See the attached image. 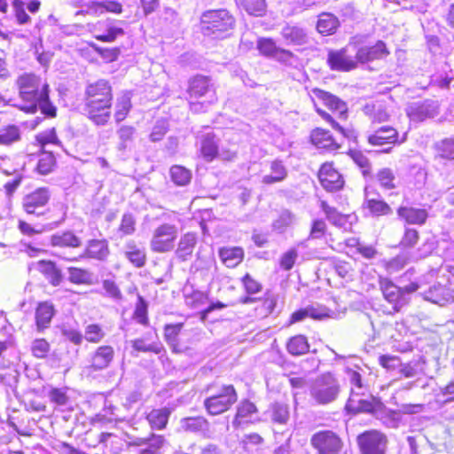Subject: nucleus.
Wrapping results in <instances>:
<instances>
[{
	"label": "nucleus",
	"mask_w": 454,
	"mask_h": 454,
	"mask_svg": "<svg viewBox=\"0 0 454 454\" xmlns=\"http://www.w3.org/2000/svg\"><path fill=\"white\" fill-rule=\"evenodd\" d=\"M380 288L386 301L390 308L383 305L384 312L387 314H394L397 311V286L392 283L387 278L380 280Z\"/></svg>",
	"instance_id": "25"
},
{
	"label": "nucleus",
	"mask_w": 454,
	"mask_h": 454,
	"mask_svg": "<svg viewBox=\"0 0 454 454\" xmlns=\"http://www.w3.org/2000/svg\"><path fill=\"white\" fill-rule=\"evenodd\" d=\"M265 415L273 424L279 426L286 425L290 419L289 406L284 403H273L270 405Z\"/></svg>",
	"instance_id": "24"
},
{
	"label": "nucleus",
	"mask_w": 454,
	"mask_h": 454,
	"mask_svg": "<svg viewBox=\"0 0 454 454\" xmlns=\"http://www.w3.org/2000/svg\"><path fill=\"white\" fill-rule=\"evenodd\" d=\"M190 109L194 113L205 112L216 101L215 92L207 77L197 75L189 82Z\"/></svg>",
	"instance_id": "5"
},
{
	"label": "nucleus",
	"mask_w": 454,
	"mask_h": 454,
	"mask_svg": "<svg viewBox=\"0 0 454 454\" xmlns=\"http://www.w3.org/2000/svg\"><path fill=\"white\" fill-rule=\"evenodd\" d=\"M68 280L76 285H91L93 284L94 275L91 271L86 269L69 267Z\"/></svg>",
	"instance_id": "40"
},
{
	"label": "nucleus",
	"mask_w": 454,
	"mask_h": 454,
	"mask_svg": "<svg viewBox=\"0 0 454 454\" xmlns=\"http://www.w3.org/2000/svg\"><path fill=\"white\" fill-rule=\"evenodd\" d=\"M178 230L175 224L162 223L153 232L150 248L155 253H167L173 250Z\"/></svg>",
	"instance_id": "10"
},
{
	"label": "nucleus",
	"mask_w": 454,
	"mask_h": 454,
	"mask_svg": "<svg viewBox=\"0 0 454 454\" xmlns=\"http://www.w3.org/2000/svg\"><path fill=\"white\" fill-rule=\"evenodd\" d=\"M131 108V95L129 91L124 92L117 98L115 105V120L117 122L123 121Z\"/></svg>",
	"instance_id": "46"
},
{
	"label": "nucleus",
	"mask_w": 454,
	"mask_h": 454,
	"mask_svg": "<svg viewBox=\"0 0 454 454\" xmlns=\"http://www.w3.org/2000/svg\"><path fill=\"white\" fill-rule=\"evenodd\" d=\"M197 242V235L193 232H187L181 236L175 251L176 258L182 262L190 260Z\"/></svg>",
	"instance_id": "21"
},
{
	"label": "nucleus",
	"mask_w": 454,
	"mask_h": 454,
	"mask_svg": "<svg viewBox=\"0 0 454 454\" xmlns=\"http://www.w3.org/2000/svg\"><path fill=\"white\" fill-rule=\"evenodd\" d=\"M451 88H454V77L450 76L445 72L432 74L427 86L423 87V89L440 90L442 92L448 91Z\"/></svg>",
	"instance_id": "29"
},
{
	"label": "nucleus",
	"mask_w": 454,
	"mask_h": 454,
	"mask_svg": "<svg viewBox=\"0 0 454 454\" xmlns=\"http://www.w3.org/2000/svg\"><path fill=\"white\" fill-rule=\"evenodd\" d=\"M147 308L148 304L146 301L141 295H138L134 311V318L143 325H146L148 324Z\"/></svg>",
	"instance_id": "59"
},
{
	"label": "nucleus",
	"mask_w": 454,
	"mask_h": 454,
	"mask_svg": "<svg viewBox=\"0 0 454 454\" xmlns=\"http://www.w3.org/2000/svg\"><path fill=\"white\" fill-rule=\"evenodd\" d=\"M125 258L136 268H142L146 262L145 249L134 240H129L123 247Z\"/></svg>",
	"instance_id": "20"
},
{
	"label": "nucleus",
	"mask_w": 454,
	"mask_h": 454,
	"mask_svg": "<svg viewBox=\"0 0 454 454\" xmlns=\"http://www.w3.org/2000/svg\"><path fill=\"white\" fill-rule=\"evenodd\" d=\"M257 411L256 406L248 400L242 401L237 407V413L232 421L235 427H239L243 419L249 418Z\"/></svg>",
	"instance_id": "47"
},
{
	"label": "nucleus",
	"mask_w": 454,
	"mask_h": 454,
	"mask_svg": "<svg viewBox=\"0 0 454 454\" xmlns=\"http://www.w3.org/2000/svg\"><path fill=\"white\" fill-rule=\"evenodd\" d=\"M171 181L177 186H184L191 182L192 173L186 168L174 165L169 169Z\"/></svg>",
	"instance_id": "45"
},
{
	"label": "nucleus",
	"mask_w": 454,
	"mask_h": 454,
	"mask_svg": "<svg viewBox=\"0 0 454 454\" xmlns=\"http://www.w3.org/2000/svg\"><path fill=\"white\" fill-rule=\"evenodd\" d=\"M308 313L310 318L315 320H323L331 317L332 311L324 305L311 304L307 306Z\"/></svg>",
	"instance_id": "60"
},
{
	"label": "nucleus",
	"mask_w": 454,
	"mask_h": 454,
	"mask_svg": "<svg viewBox=\"0 0 454 454\" xmlns=\"http://www.w3.org/2000/svg\"><path fill=\"white\" fill-rule=\"evenodd\" d=\"M164 443L165 438L162 435L152 434L146 438L145 446L139 450V454H160Z\"/></svg>",
	"instance_id": "50"
},
{
	"label": "nucleus",
	"mask_w": 454,
	"mask_h": 454,
	"mask_svg": "<svg viewBox=\"0 0 454 454\" xmlns=\"http://www.w3.org/2000/svg\"><path fill=\"white\" fill-rule=\"evenodd\" d=\"M399 217L411 224H423L428 217V214L424 208L413 207H399Z\"/></svg>",
	"instance_id": "31"
},
{
	"label": "nucleus",
	"mask_w": 454,
	"mask_h": 454,
	"mask_svg": "<svg viewBox=\"0 0 454 454\" xmlns=\"http://www.w3.org/2000/svg\"><path fill=\"white\" fill-rule=\"evenodd\" d=\"M239 3L249 15L262 17L266 12L265 0H239Z\"/></svg>",
	"instance_id": "49"
},
{
	"label": "nucleus",
	"mask_w": 454,
	"mask_h": 454,
	"mask_svg": "<svg viewBox=\"0 0 454 454\" xmlns=\"http://www.w3.org/2000/svg\"><path fill=\"white\" fill-rule=\"evenodd\" d=\"M286 349L292 356H301L309 349V344L306 336L299 334L290 338L286 343Z\"/></svg>",
	"instance_id": "39"
},
{
	"label": "nucleus",
	"mask_w": 454,
	"mask_h": 454,
	"mask_svg": "<svg viewBox=\"0 0 454 454\" xmlns=\"http://www.w3.org/2000/svg\"><path fill=\"white\" fill-rule=\"evenodd\" d=\"M136 218L131 213H125L118 228L121 237L132 235L136 231Z\"/></svg>",
	"instance_id": "55"
},
{
	"label": "nucleus",
	"mask_w": 454,
	"mask_h": 454,
	"mask_svg": "<svg viewBox=\"0 0 454 454\" xmlns=\"http://www.w3.org/2000/svg\"><path fill=\"white\" fill-rule=\"evenodd\" d=\"M311 446L317 454H346L342 439L332 430H321L310 438Z\"/></svg>",
	"instance_id": "9"
},
{
	"label": "nucleus",
	"mask_w": 454,
	"mask_h": 454,
	"mask_svg": "<svg viewBox=\"0 0 454 454\" xmlns=\"http://www.w3.org/2000/svg\"><path fill=\"white\" fill-rule=\"evenodd\" d=\"M131 346L134 350L139 352H153L154 354H160L164 349L160 342L146 343L144 339H136L131 340Z\"/></svg>",
	"instance_id": "52"
},
{
	"label": "nucleus",
	"mask_w": 454,
	"mask_h": 454,
	"mask_svg": "<svg viewBox=\"0 0 454 454\" xmlns=\"http://www.w3.org/2000/svg\"><path fill=\"white\" fill-rule=\"evenodd\" d=\"M311 142L318 148L328 150H337L340 145L335 141L328 130L323 129H316L310 135Z\"/></svg>",
	"instance_id": "28"
},
{
	"label": "nucleus",
	"mask_w": 454,
	"mask_h": 454,
	"mask_svg": "<svg viewBox=\"0 0 454 454\" xmlns=\"http://www.w3.org/2000/svg\"><path fill=\"white\" fill-rule=\"evenodd\" d=\"M395 393V388L392 384H389L381 388V393L378 399L365 395L360 401L353 400L352 402H356V408H357V413H372L387 427L395 428L397 427L396 412L395 410L387 407V404L396 403Z\"/></svg>",
	"instance_id": "3"
},
{
	"label": "nucleus",
	"mask_w": 454,
	"mask_h": 454,
	"mask_svg": "<svg viewBox=\"0 0 454 454\" xmlns=\"http://www.w3.org/2000/svg\"><path fill=\"white\" fill-rule=\"evenodd\" d=\"M36 270L42 273L53 286H59L64 279L61 270L57 266L56 262L52 261L40 260L36 263Z\"/></svg>",
	"instance_id": "19"
},
{
	"label": "nucleus",
	"mask_w": 454,
	"mask_h": 454,
	"mask_svg": "<svg viewBox=\"0 0 454 454\" xmlns=\"http://www.w3.org/2000/svg\"><path fill=\"white\" fill-rule=\"evenodd\" d=\"M51 194L47 188H39L24 196L22 207L28 215L41 216L45 214L44 207L49 202Z\"/></svg>",
	"instance_id": "13"
},
{
	"label": "nucleus",
	"mask_w": 454,
	"mask_h": 454,
	"mask_svg": "<svg viewBox=\"0 0 454 454\" xmlns=\"http://www.w3.org/2000/svg\"><path fill=\"white\" fill-rule=\"evenodd\" d=\"M327 64L332 70L347 72L357 67V61L347 54V50L342 48L338 51H329Z\"/></svg>",
	"instance_id": "17"
},
{
	"label": "nucleus",
	"mask_w": 454,
	"mask_h": 454,
	"mask_svg": "<svg viewBox=\"0 0 454 454\" xmlns=\"http://www.w3.org/2000/svg\"><path fill=\"white\" fill-rule=\"evenodd\" d=\"M136 134V129L132 126L122 125L117 130V137L119 139L117 149L124 152L131 147Z\"/></svg>",
	"instance_id": "42"
},
{
	"label": "nucleus",
	"mask_w": 454,
	"mask_h": 454,
	"mask_svg": "<svg viewBox=\"0 0 454 454\" xmlns=\"http://www.w3.org/2000/svg\"><path fill=\"white\" fill-rule=\"evenodd\" d=\"M321 208L328 221L333 225L342 227L346 224L347 217L340 214L335 207H330L325 201H322Z\"/></svg>",
	"instance_id": "51"
},
{
	"label": "nucleus",
	"mask_w": 454,
	"mask_h": 454,
	"mask_svg": "<svg viewBox=\"0 0 454 454\" xmlns=\"http://www.w3.org/2000/svg\"><path fill=\"white\" fill-rule=\"evenodd\" d=\"M295 216L288 210L280 213L278 219L272 223V229L279 233H283L294 222Z\"/></svg>",
	"instance_id": "53"
},
{
	"label": "nucleus",
	"mask_w": 454,
	"mask_h": 454,
	"mask_svg": "<svg viewBox=\"0 0 454 454\" xmlns=\"http://www.w3.org/2000/svg\"><path fill=\"white\" fill-rule=\"evenodd\" d=\"M184 327L183 323L169 324L164 327V339L166 342L172 348L173 351H176L178 346V336Z\"/></svg>",
	"instance_id": "48"
},
{
	"label": "nucleus",
	"mask_w": 454,
	"mask_h": 454,
	"mask_svg": "<svg viewBox=\"0 0 454 454\" xmlns=\"http://www.w3.org/2000/svg\"><path fill=\"white\" fill-rule=\"evenodd\" d=\"M423 296L425 300L441 306L453 300L450 290L441 284L430 286L423 293Z\"/></svg>",
	"instance_id": "23"
},
{
	"label": "nucleus",
	"mask_w": 454,
	"mask_h": 454,
	"mask_svg": "<svg viewBox=\"0 0 454 454\" xmlns=\"http://www.w3.org/2000/svg\"><path fill=\"white\" fill-rule=\"evenodd\" d=\"M256 48L260 54L270 59H273L278 47L271 38L261 37L257 40Z\"/></svg>",
	"instance_id": "54"
},
{
	"label": "nucleus",
	"mask_w": 454,
	"mask_h": 454,
	"mask_svg": "<svg viewBox=\"0 0 454 454\" xmlns=\"http://www.w3.org/2000/svg\"><path fill=\"white\" fill-rule=\"evenodd\" d=\"M361 454H386L387 440L377 430H367L356 438Z\"/></svg>",
	"instance_id": "11"
},
{
	"label": "nucleus",
	"mask_w": 454,
	"mask_h": 454,
	"mask_svg": "<svg viewBox=\"0 0 454 454\" xmlns=\"http://www.w3.org/2000/svg\"><path fill=\"white\" fill-rule=\"evenodd\" d=\"M89 9L95 13L102 14L105 12L120 14L122 12V5L121 3L114 0H105L101 2H90Z\"/></svg>",
	"instance_id": "41"
},
{
	"label": "nucleus",
	"mask_w": 454,
	"mask_h": 454,
	"mask_svg": "<svg viewBox=\"0 0 454 454\" xmlns=\"http://www.w3.org/2000/svg\"><path fill=\"white\" fill-rule=\"evenodd\" d=\"M311 93V98L317 113L322 117V119L329 122L334 129L340 131L344 136H347L344 129L335 121L333 117L319 107V105H323L332 111L338 118L345 120L348 118L347 103L337 96L318 88L312 89Z\"/></svg>",
	"instance_id": "4"
},
{
	"label": "nucleus",
	"mask_w": 454,
	"mask_h": 454,
	"mask_svg": "<svg viewBox=\"0 0 454 454\" xmlns=\"http://www.w3.org/2000/svg\"><path fill=\"white\" fill-rule=\"evenodd\" d=\"M52 247L78 248L82 246V239L72 231H59L51 237Z\"/></svg>",
	"instance_id": "26"
},
{
	"label": "nucleus",
	"mask_w": 454,
	"mask_h": 454,
	"mask_svg": "<svg viewBox=\"0 0 454 454\" xmlns=\"http://www.w3.org/2000/svg\"><path fill=\"white\" fill-rule=\"evenodd\" d=\"M270 175H265L262 177V183L265 184H271L278 183L286 179L287 176V169L281 160H275L270 164Z\"/></svg>",
	"instance_id": "38"
},
{
	"label": "nucleus",
	"mask_w": 454,
	"mask_h": 454,
	"mask_svg": "<svg viewBox=\"0 0 454 454\" xmlns=\"http://www.w3.org/2000/svg\"><path fill=\"white\" fill-rule=\"evenodd\" d=\"M169 416L170 410L168 408L153 409L147 414L146 419L152 429L161 430L166 427Z\"/></svg>",
	"instance_id": "34"
},
{
	"label": "nucleus",
	"mask_w": 454,
	"mask_h": 454,
	"mask_svg": "<svg viewBox=\"0 0 454 454\" xmlns=\"http://www.w3.org/2000/svg\"><path fill=\"white\" fill-rule=\"evenodd\" d=\"M339 27L338 19L331 13H322L319 15L317 29L320 34L331 35L335 32Z\"/></svg>",
	"instance_id": "43"
},
{
	"label": "nucleus",
	"mask_w": 454,
	"mask_h": 454,
	"mask_svg": "<svg viewBox=\"0 0 454 454\" xmlns=\"http://www.w3.org/2000/svg\"><path fill=\"white\" fill-rule=\"evenodd\" d=\"M114 357V349L112 346L103 345L98 347L90 354L89 364L84 367L83 372L88 375L107 369Z\"/></svg>",
	"instance_id": "12"
},
{
	"label": "nucleus",
	"mask_w": 454,
	"mask_h": 454,
	"mask_svg": "<svg viewBox=\"0 0 454 454\" xmlns=\"http://www.w3.org/2000/svg\"><path fill=\"white\" fill-rule=\"evenodd\" d=\"M350 157L360 168L364 176H371L372 167L369 159L360 151H351Z\"/></svg>",
	"instance_id": "57"
},
{
	"label": "nucleus",
	"mask_w": 454,
	"mask_h": 454,
	"mask_svg": "<svg viewBox=\"0 0 454 454\" xmlns=\"http://www.w3.org/2000/svg\"><path fill=\"white\" fill-rule=\"evenodd\" d=\"M54 315V307L50 302H41L35 310V322L38 331H43L49 327L51 318Z\"/></svg>",
	"instance_id": "32"
},
{
	"label": "nucleus",
	"mask_w": 454,
	"mask_h": 454,
	"mask_svg": "<svg viewBox=\"0 0 454 454\" xmlns=\"http://www.w3.org/2000/svg\"><path fill=\"white\" fill-rule=\"evenodd\" d=\"M48 397L51 402L59 405L64 406L67 403L69 398L66 390L62 388L51 387L48 393Z\"/></svg>",
	"instance_id": "64"
},
{
	"label": "nucleus",
	"mask_w": 454,
	"mask_h": 454,
	"mask_svg": "<svg viewBox=\"0 0 454 454\" xmlns=\"http://www.w3.org/2000/svg\"><path fill=\"white\" fill-rule=\"evenodd\" d=\"M181 427L184 431L198 433L207 430L209 423L203 417H190L181 420Z\"/></svg>",
	"instance_id": "44"
},
{
	"label": "nucleus",
	"mask_w": 454,
	"mask_h": 454,
	"mask_svg": "<svg viewBox=\"0 0 454 454\" xmlns=\"http://www.w3.org/2000/svg\"><path fill=\"white\" fill-rule=\"evenodd\" d=\"M112 87L106 80L90 83L85 90L84 112L97 125H105L111 116Z\"/></svg>",
	"instance_id": "2"
},
{
	"label": "nucleus",
	"mask_w": 454,
	"mask_h": 454,
	"mask_svg": "<svg viewBox=\"0 0 454 454\" xmlns=\"http://www.w3.org/2000/svg\"><path fill=\"white\" fill-rule=\"evenodd\" d=\"M55 165V158L51 153H43L37 163V170L42 175H47Z\"/></svg>",
	"instance_id": "63"
},
{
	"label": "nucleus",
	"mask_w": 454,
	"mask_h": 454,
	"mask_svg": "<svg viewBox=\"0 0 454 454\" xmlns=\"http://www.w3.org/2000/svg\"><path fill=\"white\" fill-rule=\"evenodd\" d=\"M234 18L224 9L210 10L201 16V31L204 35L223 37L234 27Z\"/></svg>",
	"instance_id": "6"
},
{
	"label": "nucleus",
	"mask_w": 454,
	"mask_h": 454,
	"mask_svg": "<svg viewBox=\"0 0 454 454\" xmlns=\"http://www.w3.org/2000/svg\"><path fill=\"white\" fill-rule=\"evenodd\" d=\"M318 178L322 186L329 191L335 192L342 188L344 180L341 175L333 167L332 163H324L318 172Z\"/></svg>",
	"instance_id": "15"
},
{
	"label": "nucleus",
	"mask_w": 454,
	"mask_h": 454,
	"mask_svg": "<svg viewBox=\"0 0 454 454\" xmlns=\"http://www.w3.org/2000/svg\"><path fill=\"white\" fill-rule=\"evenodd\" d=\"M219 257L225 266L234 268L238 266L244 258V251L241 247H223L219 250Z\"/></svg>",
	"instance_id": "33"
},
{
	"label": "nucleus",
	"mask_w": 454,
	"mask_h": 454,
	"mask_svg": "<svg viewBox=\"0 0 454 454\" xmlns=\"http://www.w3.org/2000/svg\"><path fill=\"white\" fill-rule=\"evenodd\" d=\"M21 140V129L15 124H9L0 128V145L11 146Z\"/></svg>",
	"instance_id": "35"
},
{
	"label": "nucleus",
	"mask_w": 454,
	"mask_h": 454,
	"mask_svg": "<svg viewBox=\"0 0 454 454\" xmlns=\"http://www.w3.org/2000/svg\"><path fill=\"white\" fill-rule=\"evenodd\" d=\"M281 35L288 44L304 45L308 43V35L304 29L296 26H285L281 30Z\"/></svg>",
	"instance_id": "30"
},
{
	"label": "nucleus",
	"mask_w": 454,
	"mask_h": 454,
	"mask_svg": "<svg viewBox=\"0 0 454 454\" xmlns=\"http://www.w3.org/2000/svg\"><path fill=\"white\" fill-rule=\"evenodd\" d=\"M105 336L104 330L98 324H90L85 327L84 339L89 342L98 343Z\"/></svg>",
	"instance_id": "56"
},
{
	"label": "nucleus",
	"mask_w": 454,
	"mask_h": 454,
	"mask_svg": "<svg viewBox=\"0 0 454 454\" xmlns=\"http://www.w3.org/2000/svg\"><path fill=\"white\" fill-rule=\"evenodd\" d=\"M16 85L20 97L26 105L15 106L26 113L35 114L40 110L48 118L56 117L57 107L50 100L49 85L42 83L39 76L23 74L17 78Z\"/></svg>",
	"instance_id": "1"
},
{
	"label": "nucleus",
	"mask_w": 454,
	"mask_h": 454,
	"mask_svg": "<svg viewBox=\"0 0 454 454\" xmlns=\"http://www.w3.org/2000/svg\"><path fill=\"white\" fill-rule=\"evenodd\" d=\"M438 155L442 159L454 160V140L446 138L437 145Z\"/></svg>",
	"instance_id": "61"
},
{
	"label": "nucleus",
	"mask_w": 454,
	"mask_h": 454,
	"mask_svg": "<svg viewBox=\"0 0 454 454\" xmlns=\"http://www.w3.org/2000/svg\"><path fill=\"white\" fill-rule=\"evenodd\" d=\"M340 387L333 374L326 372L317 377L309 388L311 399L317 404L325 405L334 402Z\"/></svg>",
	"instance_id": "7"
},
{
	"label": "nucleus",
	"mask_w": 454,
	"mask_h": 454,
	"mask_svg": "<svg viewBox=\"0 0 454 454\" xmlns=\"http://www.w3.org/2000/svg\"><path fill=\"white\" fill-rule=\"evenodd\" d=\"M237 400L238 394L233 385H223L204 400V407L208 414L216 416L228 411Z\"/></svg>",
	"instance_id": "8"
},
{
	"label": "nucleus",
	"mask_w": 454,
	"mask_h": 454,
	"mask_svg": "<svg viewBox=\"0 0 454 454\" xmlns=\"http://www.w3.org/2000/svg\"><path fill=\"white\" fill-rule=\"evenodd\" d=\"M389 54L384 42L378 41L374 45H364L357 49L356 59L357 63L365 64L382 59Z\"/></svg>",
	"instance_id": "16"
},
{
	"label": "nucleus",
	"mask_w": 454,
	"mask_h": 454,
	"mask_svg": "<svg viewBox=\"0 0 454 454\" xmlns=\"http://www.w3.org/2000/svg\"><path fill=\"white\" fill-rule=\"evenodd\" d=\"M437 104L434 101L426 100L409 104L405 111L411 121L419 122L434 117L437 114Z\"/></svg>",
	"instance_id": "14"
},
{
	"label": "nucleus",
	"mask_w": 454,
	"mask_h": 454,
	"mask_svg": "<svg viewBox=\"0 0 454 454\" xmlns=\"http://www.w3.org/2000/svg\"><path fill=\"white\" fill-rule=\"evenodd\" d=\"M50 351V344L44 339H36L32 342L31 352L36 358H45Z\"/></svg>",
	"instance_id": "62"
},
{
	"label": "nucleus",
	"mask_w": 454,
	"mask_h": 454,
	"mask_svg": "<svg viewBox=\"0 0 454 454\" xmlns=\"http://www.w3.org/2000/svg\"><path fill=\"white\" fill-rule=\"evenodd\" d=\"M362 111L372 122H383L388 119V114L380 103H365L362 107Z\"/></svg>",
	"instance_id": "36"
},
{
	"label": "nucleus",
	"mask_w": 454,
	"mask_h": 454,
	"mask_svg": "<svg viewBox=\"0 0 454 454\" xmlns=\"http://www.w3.org/2000/svg\"><path fill=\"white\" fill-rule=\"evenodd\" d=\"M97 30H103V32L95 35V38L105 43H112L115 41L118 36L124 35L123 28L117 27L114 20H106L99 23Z\"/></svg>",
	"instance_id": "27"
},
{
	"label": "nucleus",
	"mask_w": 454,
	"mask_h": 454,
	"mask_svg": "<svg viewBox=\"0 0 454 454\" xmlns=\"http://www.w3.org/2000/svg\"><path fill=\"white\" fill-rule=\"evenodd\" d=\"M108 243L106 239H90L79 258H90L105 261L109 255Z\"/></svg>",
	"instance_id": "18"
},
{
	"label": "nucleus",
	"mask_w": 454,
	"mask_h": 454,
	"mask_svg": "<svg viewBox=\"0 0 454 454\" xmlns=\"http://www.w3.org/2000/svg\"><path fill=\"white\" fill-rule=\"evenodd\" d=\"M397 131L390 126H383L378 129L374 133L368 135V143L374 146H382L387 144H395L396 141Z\"/></svg>",
	"instance_id": "22"
},
{
	"label": "nucleus",
	"mask_w": 454,
	"mask_h": 454,
	"mask_svg": "<svg viewBox=\"0 0 454 454\" xmlns=\"http://www.w3.org/2000/svg\"><path fill=\"white\" fill-rule=\"evenodd\" d=\"M365 192H367L365 190ZM366 204L370 211L374 215H387L390 212L389 206L380 200L374 198H369L368 192H366Z\"/></svg>",
	"instance_id": "58"
},
{
	"label": "nucleus",
	"mask_w": 454,
	"mask_h": 454,
	"mask_svg": "<svg viewBox=\"0 0 454 454\" xmlns=\"http://www.w3.org/2000/svg\"><path fill=\"white\" fill-rule=\"evenodd\" d=\"M200 151L204 158L212 160L217 154L218 145L212 132L206 133L200 138Z\"/></svg>",
	"instance_id": "37"
}]
</instances>
